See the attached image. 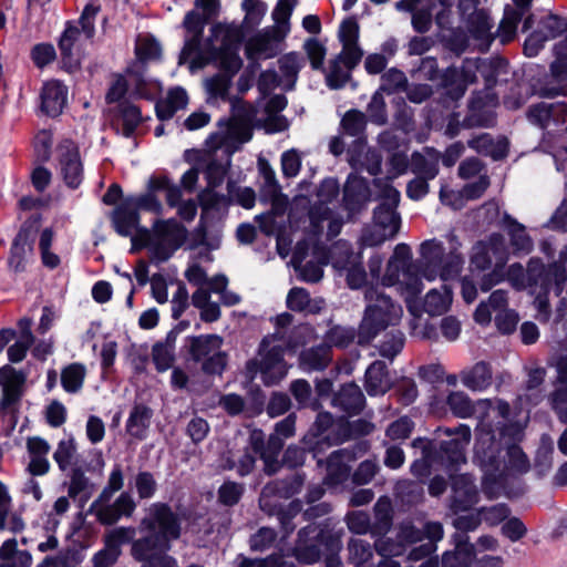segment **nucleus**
Instances as JSON below:
<instances>
[{"mask_svg": "<svg viewBox=\"0 0 567 567\" xmlns=\"http://www.w3.org/2000/svg\"><path fill=\"white\" fill-rule=\"evenodd\" d=\"M255 117L256 110L252 105L244 101H235L231 117L220 120L217 131L208 137V147L215 153L221 151L226 159L218 163L212 158L206 165L205 174L209 188L200 195L204 208L215 207L223 199L213 192V188L223 183L230 163V155L251 138Z\"/></svg>", "mask_w": 567, "mask_h": 567, "instance_id": "nucleus-1", "label": "nucleus"}, {"mask_svg": "<svg viewBox=\"0 0 567 567\" xmlns=\"http://www.w3.org/2000/svg\"><path fill=\"white\" fill-rule=\"evenodd\" d=\"M140 529L148 532V535L133 542L132 556L144 563L142 567H178L167 551L172 548V540L181 536V522L168 505L152 504L141 520Z\"/></svg>", "mask_w": 567, "mask_h": 567, "instance_id": "nucleus-2", "label": "nucleus"}, {"mask_svg": "<svg viewBox=\"0 0 567 567\" xmlns=\"http://www.w3.org/2000/svg\"><path fill=\"white\" fill-rule=\"evenodd\" d=\"M240 32L237 28L216 24L212 28L210 49L207 54H198L190 62L192 68H203L215 62L225 73L205 80V89L209 100H226L231 84V76L240 69L238 55Z\"/></svg>", "mask_w": 567, "mask_h": 567, "instance_id": "nucleus-3", "label": "nucleus"}, {"mask_svg": "<svg viewBox=\"0 0 567 567\" xmlns=\"http://www.w3.org/2000/svg\"><path fill=\"white\" fill-rule=\"evenodd\" d=\"M446 402L453 414L458 417L476 416L478 424L475 430L474 454L480 455L485 461L493 460L497 452V445L493 436V426L501 419L504 421L508 420V414L511 413L509 404L501 399H483L473 403L468 395L461 391L450 393Z\"/></svg>", "mask_w": 567, "mask_h": 567, "instance_id": "nucleus-4", "label": "nucleus"}, {"mask_svg": "<svg viewBox=\"0 0 567 567\" xmlns=\"http://www.w3.org/2000/svg\"><path fill=\"white\" fill-rule=\"evenodd\" d=\"M420 255V272L427 281L454 279L460 276L465 262L461 244L454 235L447 236L446 243L436 239L424 241Z\"/></svg>", "mask_w": 567, "mask_h": 567, "instance_id": "nucleus-5", "label": "nucleus"}, {"mask_svg": "<svg viewBox=\"0 0 567 567\" xmlns=\"http://www.w3.org/2000/svg\"><path fill=\"white\" fill-rule=\"evenodd\" d=\"M186 237V228L175 219H157L152 230L141 228L140 235L132 238L131 251L147 247L152 261L163 262L173 256Z\"/></svg>", "mask_w": 567, "mask_h": 567, "instance_id": "nucleus-6", "label": "nucleus"}, {"mask_svg": "<svg viewBox=\"0 0 567 567\" xmlns=\"http://www.w3.org/2000/svg\"><path fill=\"white\" fill-rule=\"evenodd\" d=\"M364 299L367 307L359 327V342H369L382 330L396 326L403 315L402 307L378 288H368Z\"/></svg>", "mask_w": 567, "mask_h": 567, "instance_id": "nucleus-7", "label": "nucleus"}, {"mask_svg": "<svg viewBox=\"0 0 567 567\" xmlns=\"http://www.w3.org/2000/svg\"><path fill=\"white\" fill-rule=\"evenodd\" d=\"M524 429L525 425L523 423L512 420L511 413L508 414L507 421L498 420L493 426V436L497 445L495 457L491 461H485L480 455L474 454L475 460L483 467H495L502 450L505 449L508 457V467L520 474L527 473L530 468V463L527 455L518 445L524 437Z\"/></svg>", "mask_w": 567, "mask_h": 567, "instance_id": "nucleus-8", "label": "nucleus"}, {"mask_svg": "<svg viewBox=\"0 0 567 567\" xmlns=\"http://www.w3.org/2000/svg\"><path fill=\"white\" fill-rule=\"evenodd\" d=\"M99 7L87 4L79 21L68 23L59 42L63 63L69 69H76L84 55L85 45L92 40L95 33V18Z\"/></svg>", "mask_w": 567, "mask_h": 567, "instance_id": "nucleus-9", "label": "nucleus"}, {"mask_svg": "<svg viewBox=\"0 0 567 567\" xmlns=\"http://www.w3.org/2000/svg\"><path fill=\"white\" fill-rule=\"evenodd\" d=\"M279 338H281L279 332L266 337L260 344L257 359L247 365L251 373L259 372L267 385L278 383L288 372V367L282 358L284 349L280 344L275 343Z\"/></svg>", "mask_w": 567, "mask_h": 567, "instance_id": "nucleus-10", "label": "nucleus"}, {"mask_svg": "<svg viewBox=\"0 0 567 567\" xmlns=\"http://www.w3.org/2000/svg\"><path fill=\"white\" fill-rule=\"evenodd\" d=\"M338 194V182L333 178L324 179L317 193L318 204L309 213L315 231L321 233L327 226V235L330 238L338 236L343 225V219L328 206Z\"/></svg>", "mask_w": 567, "mask_h": 567, "instance_id": "nucleus-11", "label": "nucleus"}, {"mask_svg": "<svg viewBox=\"0 0 567 567\" xmlns=\"http://www.w3.org/2000/svg\"><path fill=\"white\" fill-rule=\"evenodd\" d=\"M410 266V248L404 244H399L393 256L390 258L382 285L391 287L399 285L401 289L408 293L406 299L419 295L423 290V284L420 278L413 276L409 271Z\"/></svg>", "mask_w": 567, "mask_h": 567, "instance_id": "nucleus-12", "label": "nucleus"}, {"mask_svg": "<svg viewBox=\"0 0 567 567\" xmlns=\"http://www.w3.org/2000/svg\"><path fill=\"white\" fill-rule=\"evenodd\" d=\"M223 339L217 334L189 338V353L195 361L203 362V370L220 374L226 367V354L221 351Z\"/></svg>", "mask_w": 567, "mask_h": 567, "instance_id": "nucleus-13", "label": "nucleus"}, {"mask_svg": "<svg viewBox=\"0 0 567 567\" xmlns=\"http://www.w3.org/2000/svg\"><path fill=\"white\" fill-rule=\"evenodd\" d=\"M437 436L444 434L449 437L442 441L440 445V457L442 465L449 471H454L458 465L466 462L465 449L471 441V427L466 424H460L456 427H439Z\"/></svg>", "mask_w": 567, "mask_h": 567, "instance_id": "nucleus-14", "label": "nucleus"}, {"mask_svg": "<svg viewBox=\"0 0 567 567\" xmlns=\"http://www.w3.org/2000/svg\"><path fill=\"white\" fill-rule=\"evenodd\" d=\"M399 538L402 543L408 544L423 539L430 540L410 553L409 558L411 560H420L436 549L435 543L443 538V527L437 522L422 523L420 527L411 523H404L400 527Z\"/></svg>", "mask_w": 567, "mask_h": 567, "instance_id": "nucleus-15", "label": "nucleus"}, {"mask_svg": "<svg viewBox=\"0 0 567 567\" xmlns=\"http://www.w3.org/2000/svg\"><path fill=\"white\" fill-rule=\"evenodd\" d=\"M55 161L59 175L64 184L69 188H78L84 178V168L78 145L70 140H63L55 150Z\"/></svg>", "mask_w": 567, "mask_h": 567, "instance_id": "nucleus-16", "label": "nucleus"}, {"mask_svg": "<svg viewBox=\"0 0 567 567\" xmlns=\"http://www.w3.org/2000/svg\"><path fill=\"white\" fill-rule=\"evenodd\" d=\"M485 0H460L458 10L467 31L487 48L492 41L489 18L481 8Z\"/></svg>", "mask_w": 567, "mask_h": 567, "instance_id": "nucleus-17", "label": "nucleus"}, {"mask_svg": "<svg viewBox=\"0 0 567 567\" xmlns=\"http://www.w3.org/2000/svg\"><path fill=\"white\" fill-rule=\"evenodd\" d=\"M91 509L104 525L115 524L121 517H131L136 509V503L128 492H122L114 501L99 496L91 505Z\"/></svg>", "mask_w": 567, "mask_h": 567, "instance_id": "nucleus-18", "label": "nucleus"}, {"mask_svg": "<svg viewBox=\"0 0 567 567\" xmlns=\"http://www.w3.org/2000/svg\"><path fill=\"white\" fill-rule=\"evenodd\" d=\"M375 185L380 187L382 203L374 210L373 220L377 223V227H381L386 231L390 230V234L396 235L401 221L396 213L400 193L388 183H381V181H377Z\"/></svg>", "mask_w": 567, "mask_h": 567, "instance_id": "nucleus-19", "label": "nucleus"}, {"mask_svg": "<svg viewBox=\"0 0 567 567\" xmlns=\"http://www.w3.org/2000/svg\"><path fill=\"white\" fill-rule=\"evenodd\" d=\"M508 258V249L502 235L494 234L486 243H478L473 248L471 265L485 270L494 262L496 268H502Z\"/></svg>", "mask_w": 567, "mask_h": 567, "instance_id": "nucleus-20", "label": "nucleus"}, {"mask_svg": "<svg viewBox=\"0 0 567 567\" xmlns=\"http://www.w3.org/2000/svg\"><path fill=\"white\" fill-rule=\"evenodd\" d=\"M0 385L2 386V399L0 410L3 414H13L22 395V385L25 377L22 372L7 365L2 368Z\"/></svg>", "mask_w": 567, "mask_h": 567, "instance_id": "nucleus-21", "label": "nucleus"}, {"mask_svg": "<svg viewBox=\"0 0 567 567\" xmlns=\"http://www.w3.org/2000/svg\"><path fill=\"white\" fill-rule=\"evenodd\" d=\"M208 18L197 10H190L186 13L183 25L186 30L185 45L182 51V59H188L198 54H207V52H199L200 39L203 35L204 27Z\"/></svg>", "mask_w": 567, "mask_h": 567, "instance_id": "nucleus-22", "label": "nucleus"}, {"mask_svg": "<svg viewBox=\"0 0 567 567\" xmlns=\"http://www.w3.org/2000/svg\"><path fill=\"white\" fill-rule=\"evenodd\" d=\"M370 198V192L367 181L360 176L351 174L344 185L343 203L349 218L359 214L367 205Z\"/></svg>", "mask_w": 567, "mask_h": 567, "instance_id": "nucleus-23", "label": "nucleus"}, {"mask_svg": "<svg viewBox=\"0 0 567 567\" xmlns=\"http://www.w3.org/2000/svg\"><path fill=\"white\" fill-rule=\"evenodd\" d=\"M527 117L530 123L538 125L542 128L550 126V124H560L567 117V103L556 102L547 103L542 102L532 105L528 109Z\"/></svg>", "mask_w": 567, "mask_h": 567, "instance_id": "nucleus-24", "label": "nucleus"}, {"mask_svg": "<svg viewBox=\"0 0 567 567\" xmlns=\"http://www.w3.org/2000/svg\"><path fill=\"white\" fill-rule=\"evenodd\" d=\"M433 6L434 0H400L395 3L398 10L413 13L412 25L420 33L429 31L432 25Z\"/></svg>", "mask_w": 567, "mask_h": 567, "instance_id": "nucleus-25", "label": "nucleus"}, {"mask_svg": "<svg viewBox=\"0 0 567 567\" xmlns=\"http://www.w3.org/2000/svg\"><path fill=\"white\" fill-rule=\"evenodd\" d=\"M115 231L123 237H134L133 233L138 229L140 215L130 200L126 198L118 205L111 216Z\"/></svg>", "mask_w": 567, "mask_h": 567, "instance_id": "nucleus-26", "label": "nucleus"}, {"mask_svg": "<svg viewBox=\"0 0 567 567\" xmlns=\"http://www.w3.org/2000/svg\"><path fill=\"white\" fill-rule=\"evenodd\" d=\"M343 254L346 256L344 260L333 258V267L344 271L347 284L351 289H359L367 281L365 270L358 255L350 252L348 249H344Z\"/></svg>", "mask_w": 567, "mask_h": 567, "instance_id": "nucleus-27", "label": "nucleus"}, {"mask_svg": "<svg viewBox=\"0 0 567 567\" xmlns=\"http://www.w3.org/2000/svg\"><path fill=\"white\" fill-rule=\"evenodd\" d=\"M68 90L59 81H50L43 85L41 105L43 112L50 116L59 115L66 103Z\"/></svg>", "mask_w": 567, "mask_h": 567, "instance_id": "nucleus-28", "label": "nucleus"}, {"mask_svg": "<svg viewBox=\"0 0 567 567\" xmlns=\"http://www.w3.org/2000/svg\"><path fill=\"white\" fill-rule=\"evenodd\" d=\"M27 449L30 455L28 470L32 475H44L50 470L48 454L50 444L42 437L34 436L27 441Z\"/></svg>", "mask_w": 567, "mask_h": 567, "instance_id": "nucleus-29", "label": "nucleus"}, {"mask_svg": "<svg viewBox=\"0 0 567 567\" xmlns=\"http://www.w3.org/2000/svg\"><path fill=\"white\" fill-rule=\"evenodd\" d=\"M453 506L456 511H465L476 503L477 489L468 475L453 477Z\"/></svg>", "mask_w": 567, "mask_h": 567, "instance_id": "nucleus-30", "label": "nucleus"}, {"mask_svg": "<svg viewBox=\"0 0 567 567\" xmlns=\"http://www.w3.org/2000/svg\"><path fill=\"white\" fill-rule=\"evenodd\" d=\"M353 456L348 450H339L333 452L327 463L326 482L330 485H337L348 478L350 473L349 462Z\"/></svg>", "mask_w": 567, "mask_h": 567, "instance_id": "nucleus-31", "label": "nucleus"}, {"mask_svg": "<svg viewBox=\"0 0 567 567\" xmlns=\"http://www.w3.org/2000/svg\"><path fill=\"white\" fill-rule=\"evenodd\" d=\"M349 162L354 169H365L371 175H377L381 169L379 153L370 150L362 142L355 143L354 150L350 153Z\"/></svg>", "mask_w": 567, "mask_h": 567, "instance_id": "nucleus-32", "label": "nucleus"}, {"mask_svg": "<svg viewBox=\"0 0 567 567\" xmlns=\"http://www.w3.org/2000/svg\"><path fill=\"white\" fill-rule=\"evenodd\" d=\"M555 60L550 64V78L558 84L550 93L554 95L563 94V89L567 85V37L558 41L554 47Z\"/></svg>", "mask_w": 567, "mask_h": 567, "instance_id": "nucleus-33", "label": "nucleus"}, {"mask_svg": "<svg viewBox=\"0 0 567 567\" xmlns=\"http://www.w3.org/2000/svg\"><path fill=\"white\" fill-rule=\"evenodd\" d=\"M391 388V379L386 371V364L374 361L365 372V390L369 395L384 394Z\"/></svg>", "mask_w": 567, "mask_h": 567, "instance_id": "nucleus-34", "label": "nucleus"}, {"mask_svg": "<svg viewBox=\"0 0 567 567\" xmlns=\"http://www.w3.org/2000/svg\"><path fill=\"white\" fill-rule=\"evenodd\" d=\"M177 334L176 330H171L163 341L153 346L152 357L158 371H166L173 365Z\"/></svg>", "mask_w": 567, "mask_h": 567, "instance_id": "nucleus-35", "label": "nucleus"}, {"mask_svg": "<svg viewBox=\"0 0 567 567\" xmlns=\"http://www.w3.org/2000/svg\"><path fill=\"white\" fill-rule=\"evenodd\" d=\"M493 374L489 365L485 362H478L470 370L462 372V383L472 391H484L491 384Z\"/></svg>", "mask_w": 567, "mask_h": 567, "instance_id": "nucleus-36", "label": "nucleus"}, {"mask_svg": "<svg viewBox=\"0 0 567 567\" xmlns=\"http://www.w3.org/2000/svg\"><path fill=\"white\" fill-rule=\"evenodd\" d=\"M453 300V293L447 285L431 289L424 298V310L431 316H440L446 312Z\"/></svg>", "mask_w": 567, "mask_h": 567, "instance_id": "nucleus-37", "label": "nucleus"}, {"mask_svg": "<svg viewBox=\"0 0 567 567\" xmlns=\"http://www.w3.org/2000/svg\"><path fill=\"white\" fill-rule=\"evenodd\" d=\"M188 103V96L184 89L174 87L168 91L165 99L156 103L155 110L161 121L173 117L175 112L184 109Z\"/></svg>", "mask_w": 567, "mask_h": 567, "instance_id": "nucleus-38", "label": "nucleus"}, {"mask_svg": "<svg viewBox=\"0 0 567 567\" xmlns=\"http://www.w3.org/2000/svg\"><path fill=\"white\" fill-rule=\"evenodd\" d=\"M333 404L346 412L358 413L363 408L364 396L357 384L349 383L343 385L334 395Z\"/></svg>", "mask_w": 567, "mask_h": 567, "instance_id": "nucleus-39", "label": "nucleus"}, {"mask_svg": "<svg viewBox=\"0 0 567 567\" xmlns=\"http://www.w3.org/2000/svg\"><path fill=\"white\" fill-rule=\"evenodd\" d=\"M441 154L433 148H426L424 153L412 156V171L426 179H433L439 174V161Z\"/></svg>", "mask_w": 567, "mask_h": 567, "instance_id": "nucleus-40", "label": "nucleus"}, {"mask_svg": "<svg viewBox=\"0 0 567 567\" xmlns=\"http://www.w3.org/2000/svg\"><path fill=\"white\" fill-rule=\"evenodd\" d=\"M34 231L31 226H23L17 235L12 247L9 262L17 270L21 267L23 259L32 251Z\"/></svg>", "mask_w": 567, "mask_h": 567, "instance_id": "nucleus-41", "label": "nucleus"}, {"mask_svg": "<svg viewBox=\"0 0 567 567\" xmlns=\"http://www.w3.org/2000/svg\"><path fill=\"white\" fill-rule=\"evenodd\" d=\"M323 300H312L309 292L299 287L292 288L287 296V306L293 311H305L316 313L323 307Z\"/></svg>", "mask_w": 567, "mask_h": 567, "instance_id": "nucleus-42", "label": "nucleus"}, {"mask_svg": "<svg viewBox=\"0 0 567 567\" xmlns=\"http://www.w3.org/2000/svg\"><path fill=\"white\" fill-rule=\"evenodd\" d=\"M330 361V350L324 344L305 350L300 354V367L305 371L323 370Z\"/></svg>", "mask_w": 567, "mask_h": 567, "instance_id": "nucleus-43", "label": "nucleus"}, {"mask_svg": "<svg viewBox=\"0 0 567 567\" xmlns=\"http://www.w3.org/2000/svg\"><path fill=\"white\" fill-rule=\"evenodd\" d=\"M86 375V369L81 363H71L61 371V384L65 392L74 394L80 392Z\"/></svg>", "mask_w": 567, "mask_h": 567, "instance_id": "nucleus-44", "label": "nucleus"}, {"mask_svg": "<svg viewBox=\"0 0 567 567\" xmlns=\"http://www.w3.org/2000/svg\"><path fill=\"white\" fill-rule=\"evenodd\" d=\"M281 76L285 80V86L291 89L297 80L298 73L305 65V59L301 54L290 52L278 60Z\"/></svg>", "mask_w": 567, "mask_h": 567, "instance_id": "nucleus-45", "label": "nucleus"}, {"mask_svg": "<svg viewBox=\"0 0 567 567\" xmlns=\"http://www.w3.org/2000/svg\"><path fill=\"white\" fill-rule=\"evenodd\" d=\"M277 51L275 42L265 34L254 37L247 44L249 59H270L277 54Z\"/></svg>", "mask_w": 567, "mask_h": 567, "instance_id": "nucleus-46", "label": "nucleus"}, {"mask_svg": "<svg viewBox=\"0 0 567 567\" xmlns=\"http://www.w3.org/2000/svg\"><path fill=\"white\" fill-rule=\"evenodd\" d=\"M302 261L303 256L300 251V248H297L293 252L291 262L296 270L299 272L301 279L309 282L319 281L323 276L322 266L312 261L302 265Z\"/></svg>", "mask_w": 567, "mask_h": 567, "instance_id": "nucleus-47", "label": "nucleus"}, {"mask_svg": "<svg viewBox=\"0 0 567 567\" xmlns=\"http://www.w3.org/2000/svg\"><path fill=\"white\" fill-rule=\"evenodd\" d=\"M474 558V548L468 544H458L453 553H445L442 567H470Z\"/></svg>", "mask_w": 567, "mask_h": 567, "instance_id": "nucleus-48", "label": "nucleus"}, {"mask_svg": "<svg viewBox=\"0 0 567 567\" xmlns=\"http://www.w3.org/2000/svg\"><path fill=\"white\" fill-rule=\"evenodd\" d=\"M151 411L145 406H135L127 420V432L135 437L142 439L148 427Z\"/></svg>", "mask_w": 567, "mask_h": 567, "instance_id": "nucleus-49", "label": "nucleus"}, {"mask_svg": "<svg viewBox=\"0 0 567 567\" xmlns=\"http://www.w3.org/2000/svg\"><path fill=\"white\" fill-rule=\"evenodd\" d=\"M523 12L517 9H506L504 13V18L502 19L496 37L501 40V42L507 43L514 39L517 24L520 21Z\"/></svg>", "mask_w": 567, "mask_h": 567, "instance_id": "nucleus-50", "label": "nucleus"}, {"mask_svg": "<svg viewBox=\"0 0 567 567\" xmlns=\"http://www.w3.org/2000/svg\"><path fill=\"white\" fill-rule=\"evenodd\" d=\"M508 234L512 246L517 254H528L533 249V241L527 235L525 227L516 221H511Z\"/></svg>", "mask_w": 567, "mask_h": 567, "instance_id": "nucleus-51", "label": "nucleus"}, {"mask_svg": "<svg viewBox=\"0 0 567 567\" xmlns=\"http://www.w3.org/2000/svg\"><path fill=\"white\" fill-rule=\"evenodd\" d=\"M298 0H278L271 16L278 29L286 35L289 32V20Z\"/></svg>", "mask_w": 567, "mask_h": 567, "instance_id": "nucleus-52", "label": "nucleus"}, {"mask_svg": "<svg viewBox=\"0 0 567 567\" xmlns=\"http://www.w3.org/2000/svg\"><path fill=\"white\" fill-rule=\"evenodd\" d=\"M404 344V336L395 330L385 336V339L379 344V353L383 358L392 360L401 352Z\"/></svg>", "mask_w": 567, "mask_h": 567, "instance_id": "nucleus-53", "label": "nucleus"}, {"mask_svg": "<svg viewBox=\"0 0 567 567\" xmlns=\"http://www.w3.org/2000/svg\"><path fill=\"white\" fill-rule=\"evenodd\" d=\"M134 486L142 499L152 498L157 491V482L154 475L147 471L138 472L134 478Z\"/></svg>", "mask_w": 567, "mask_h": 567, "instance_id": "nucleus-54", "label": "nucleus"}, {"mask_svg": "<svg viewBox=\"0 0 567 567\" xmlns=\"http://www.w3.org/2000/svg\"><path fill=\"white\" fill-rule=\"evenodd\" d=\"M135 51L140 60H155L161 54V45L150 35H140L136 40Z\"/></svg>", "mask_w": 567, "mask_h": 567, "instance_id": "nucleus-55", "label": "nucleus"}, {"mask_svg": "<svg viewBox=\"0 0 567 567\" xmlns=\"http://www.w3.org/2000/svg\"><path fill=\"white\" fill-rule=\"evenodd\" d=\"M341 63L338 59L332 61L326 75L327 85L334 90L342 87L348 82L352 70L342 66Z\"/></svg>", "mask_w": 567, "mask_h": 567, "instance_id": "nucleus-56", "label": "nucleus"}, {"mask_svg": "<svg viewBox=\"0 0 567 567\" xmlns=\"http://www.w3.org/2000/svg\"><path fill=\"white\" fill-rule=\"evenodd\" d=\"M135 535L136 532L133 527H116L106 533L104 543L115 551L122 553V545L133 540Z\"/></svg>", "mask_w": 567, "mask_h": 567, "instance_id": "nucleus-57", "label": "nucleus"}, {"mask_svg": "<svg viewBox=\"0 0 567 567\" xmlns=\"http://www.w3.org/2000/svg\"><path fill=\"white\" fill-rule=\"evenodd\" d=\"M121 116L123 120V134L130 137L142 122L141 111L133 104L124 103L121 105Z\"/></svg>", "mask_w": 567, "mask_h": 567, "instance_id": "nucleus-58", "label": "nucleus"}, {"mask_svg": "<svg viewBox=\"0 0 567 567\" xmlns=\"http://www.w3.org/2000/svg\"><path fill=\"white\" fill-rule=\"evenodd\" d=\"M127 199L137 212L141 209L154 213L156 215H161L163 213V204L161 203L158 197L153 193L146 192L145 194L142 195L127 197Z\"/></svg>", "mask_w": 567, "mask_h": 567, "instance_id": "nucleus-59", "label": "nucleus"}, {"mask_svg": "<svg viewBox=\"0 0 567 567\" xmlns=\"http://www.w3.org/2000/svg\"><path fill=\"white\" fill-rule=\"evenodd\" d=\"M408 83L405 74L398 69H390L381 76L380 91L389 94L403 90Z\"/></svg>", "mask_w": 567, "mask_h": 567, "instance_id": "nucleus-60", "label": "nucleus"}, {"mask_svg": "<svg viewBox=\"0 0 567 567\" xmlns=\"http://www.w3.org/2000/svg\"><path fill=\"white\" fill-rule=\"evenodd\" d=\"M394 237L395 234H390V230L386 231L381 227H377V223L373 221L371 227H367L363 230L361 244L365 247H375Z\"/></svg>", "mask_w": 567, "mask_h": 567, "instance_id": "nucleus-61", "label": "nucleus"}, {"mask_svg": "<svg viewBox=\"0 0 567 567\" xmlns=\"http://www.w3.org/2000/svg\"><path fill=\"white\" fill-rule=\"evenodd\" d=\"M76 446L72 437L59 442L53 458L60 470L65 471L70 465L75 453Z\"/></svg>", "mask_w": 567, "mask_h": 567, "instance_id": "nucleus-62", "label": "nucleus"}, {"mask_svg": "<svg viewBox=\"0 0 567 567\" xmlns=\"http://www.w3.org/2000/svg\"><path fill=\"white\" fill-rule=\"evenodd\" d=\"M341 125L347 134L359 135L365 126V116L360 111L350 110L342 117Z\"/></svg>", "mask_w": 567, "mask_h": 567, "instance_id": "nucleus-63", "label": "nucleus"}, {"mask_svg": "<svg viewBox=\"0 0 567 567\" xmlns=\"http://www.w3.org/2000/svg\"><path fill=\"white\" fill-rule=\"evenodd\" d=\"M550 404L558 419L563 423H567V383L560 384V386L550 394Z\"/></svg>", "mask_w": 567, "mask_h": 567, "instance_id": "nucleus-64", "label": "nucleus"}]
</instances>
